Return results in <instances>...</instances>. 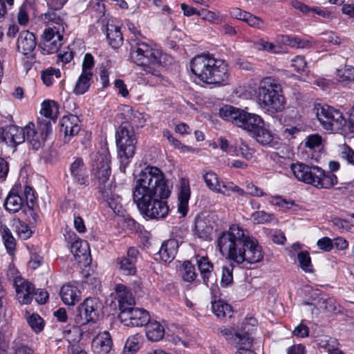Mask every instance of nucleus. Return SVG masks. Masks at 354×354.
I'll use <instances>...</instances> for the list:
<instances>
[{
  "instance_id": "obj_1",
  "label": "nucleus",
  "mask_w": 354,
  "mask_h": 354,
  "mask_svg": "<svg viewBox=\"0 0 354 354\" xmlns=\"http://www.w3.org/2000/svg\"><path fill=\"white\" fill-rule=\"evenodd\" d=\"M171 194L163 172L157 167L147 166L140 172L133 189V200L140 212L149 218H165L169 207L164 199Z\"/></svg>"
},
{
  "instance_id": "obj_2",
  "label": "nucleus",
  "mask_w": 354,
  "mask_h": 354,
  "mask_svg": "<svg viewBox=\"0 0 354 354\" xmlns=\"http://www.w3.org/2000/svg\"><path fill=\"white\" fill-rule=\"evenodd\" d=\"M217 248L223 257L237 264L260 262L263 257L261 247L257 241L240 225H231L222 232L217 240Z\"/></svg>"
},
{
  "instance_id": "obj_3",
  "label": "nucleus",
  "mask_w": 354,
  "mask_h": 354,
  "mask_svg": "<svg viewBox=\"0 0 354 354\" xmlns=\"http://www.w3.org/2000/svg\"><path fill=\"white\" fill-rule=\"evenodd\" d=\"M190 68L205 84L217 86L227 84L229 77L227 64L212 55L203 53L195 56L190 62Z\"/></svg>"
},
{
  "instance_id": "obj_4",
  "label": "nucleus",
  "mask_w": 354,
  "mask_h": 354,
  "mask_svg": "<svg viewBox=\"0 0 354 354\" xmlns=\"http://www.w3.org/2000/svg\"><path fill=\"white\" fill-rule=\"evenodd\" d=\"M282 93V86L278 80L272 77L261 79L257 90L261 109L270 113L283 111L286 100Z\"/></svg>"
},
{
  "instance_id": "obj_5",
  "label": "nucleus",
  "mask_w": 354,
  "mask_h": 354,
  "mask_svg": "<svg viewBox=\"0 0 354 354\" xmlns=\"http://www.w3.org/2000/svg\"><path fill=\"white\" fill-rule=\"evenodd\" d=\"M291 170L299 180L319 189H329L337 183V178L334 174L326 173L317 166L298 162L292 164Z\"/></svg>"
},
{
  "instance_id": "obj_6",
  "label": "nucleus",
  "mask_w": 354,
  "mask_h": 354,
  "mask_svg": "<svg viewBox=\"0 0 354 354\" xmlns=\"http://www.w3.org/2000/svg\"><path fill=\"white\" fill-rule=\"evenodd\" d=\"M220 116L250 133V134L263 123L259 115L248 113L232 106H225L219 111Z\"/></svg>"
},
{
  "instance_id": "obj_7",
  "label": "nucleus",
  "mask_w": 354,
  "mask_h": 354,
  "mask_svg": "<svg viewBox=\"0 0 354 354\" xmlns=\"http://www.w3.org/2000/svg\"><path fill=\"white\" fill-rule=\"evenodd\" d=\"M115 138L120 162V170L124 173L135 153L136 138L133 131L128 129L127 126L123 124L118 128Z\"/></svg>"
},
{
  "instance_id": "obj_8",
  "label": "nucleus",
  "mask_w": 354,
  "mask_h": 354,
  "mask_svg": "<svg viewBox=\"0 0 354 354\" xmlns=\"http://www.w3.org/2000/svg\"><path fill=\"white\" fill-rule=\"evenodd\" d=\"M131 59L136 64L145 67V71L153 73L149 65L160 64L162 55L149 44L142 41H136L131 48Z\"/></svg>"
},
{
  "instance_id": "obj_9",
  "label": "nucleus",
  "mask_w": 354,
  "mask_h": 354,
  "mask_svg": "<svg viewBox=\"0 0 354 354\" xmlns=\"http://www.w3.org/2000/svg\"><path fill=\"white\" fill-rule=\"evenodd\" d=\"M317 120L322 127L330 132H337L346 124L342 112L328 105H316L314 108Z\"/></svg>"
},
{
  "instance_id": "obj_10",
  "label": "nucleus",
  "mask_w": 354,
  "mask_h": 354,
  "mask_svg": "<svg viewBox=\"0 0 354 354\" xmlns=\"http://www.w3.org/2000/svg\"><path fill=\"white\" fill-rule=\"evenodd\" d=\"M92 173L99 185L112 182L109 180L111 174V156L106 145L102 146L96 153L92 155Z\"/></svg>"
},
{
  "instance_id": "obj_11",
  "label": "nucleus",
  "mask_w": 354,
  "mask_h": 354,
  "mask_svg": "<svg viewBox=\"0 0 354 354\" xmlns=\"http://www.w3.org/2000/svg\"><path fill=\"white\" fill-rule=\"evenodd\" d=\"M103 304L96 297H88L77 307L74 317L75 322L80 325L97 322L103 315Z\"/></svg>"
},
{
  "instance_id": "obj_12",
  "label": "nucleus",
  "mask_w": 354,
  "mask_h": 354,
  "mask_svg": "<svg viewBox=\"0 0 354 354\" xmlns=\"http://www.w3.org/2000/svg\"><path fill=\"white\" fill-rule=\"evenodd\" d=\"M26 140L32 146V149H39L52 132L51 122L46 119L38 118L37 127L30 122L25 127Z\"/></svg>"
},
{
  "instance_id": "obj_13",
  "label": "nucleus",
  "mask_w": 354,
  "mask_h": 354,
  "mask_svg": "<svg viewBox=\"0 0 354 354\" xmlns=\"http://www.w3.org/2000/svg\"><path fill=\"white\" fill-rule=\"evenodd\" d=\"M118 318L124 326L142 327L150 320V316L143 308H133L127 311L120 313Z\"/></svg>"
},
{
  "instance_id": "obj_14",
  "label": "nucleus",
  "mask_w": 354,
  "mask_h": 354,
  "mask_svg": "<svg viewBox=\"0 0 354 354\" xmlns=\"http://www.w3.org/2000/svg\"><path fill=\"white\" fill-rule=\"evenodd\" d=\"M26 139L25 127L10 125L0 129V142H4L8 145L16 147L24 142Z\"/></svg>"
},
{
  "instance_id": "obj_15",
  "label": "nucleus",
  "mask_w": 354,
  "mask_h": 354,
  "mask_svg": "<svg viewBox=\"0 0 354 354\" xmlns=\"http://www.w3.org/2000/svg\"><path fill=\"white\" fill-rule=\"evenodd\" d=\"M66 13L62 8H51L40 16V19L47 26H53L56 30L64 32Z\"/></svg>"
},
{
  "instance_id": "obj_16",
  "label": "nucleus",
  "mask_w": 354,
  "mask_h": 354,
  "mask_svg": "<svg viewBox=\"0 0 354 354\" xmlns=\"http://www.w3.org/2000/svg\"><path fill=\"white\" fill-rule=\"evenodd\" d=\"M115 188V186L113 185V182L98 186L99 192L103 201L115 213H119L121 209L120 198L114 193Z\"/></svg>"
},
{
  "instance_id": "obj_17",
  "label": "nucleus",
  "mask_w": 354,
  "mask_h": 354,
  "mask_svg": "<svg viewBox=\"0 0 354 354\" xmlns=\"http://www.w3.org/2000/svg\"><path fill=\"white\" fill-rule=\"evenodd\" d=\"M15 286L19 302L22 304H30L35 292L34 286L24 279L16 278L15 279Z\"/></svg>"
},
{
  "instance_id": "obj_18",
  "label": "nucleus",
  "mask_w": 354,
  "mask_h": 354,
  "mask_svg": "<svg viewBox=\"0 0 354 354\" xmlns=\"http://www.w3.org/2000/svg\"><path fill=\"white\" fill-rule=\"evenodd\" d=\"M80 131V120L77 115H68L64 116L60 120V131L64 133L65 140L77 135Z\"/></svg>"
},
{
  "instance_id": "obj_19",
  "label": "nucleus",
  "mask_w": 354,
  "mask_h": 354,
  "mask_svg": "<svg viewBox=\"0 0 354 354\" xmlns=\"http://www.w3.org/2000/svg\"><path fill=\"white\" fill-rule=\"evenodd\" d=\"M115 292L118 296L120 313L127 311L133 308L136 304L135 299L130 290L123 284L115 286Z\"/></svg>"
},
{
  "instance_id": "obj_20",
  "label": "nucleus",
  "mask_w": 354,
  "mask_h": 354,
  "mask_svg": "<svg viewBox=\"0 0 354 354\" xmlns=\"http://www.w3.org/2000/svg\"><path fill=\"white\" fill-rule=\"evenodd\" d=\"M70 172L75 183L80 185H88V176L82 158H77L71 163Z\"/></svg>"
},
{
  "instance_id": "obj_21",
  "label": "nucleus",
  "mask_w": 354,
  "mask_h": 354,
  "mask_svg": "<svg viewBox=\"0 0 354 354\" xmlns=\"http://www.w3.org/2000/svg\"><path fill=\"white\" fill-rule=\"evenodd\" d=\"M251 136L262 145L274 147L278 145L277 136L270 130L264 127L263 121L259 127L255 129Z\"/></svg>"
},
{
  "instance_id": "obj_22",
  "label": "nucleus",
  "mask_w": 354,
  "mask_h": 354,
  "mask_svg": "<svg viewBox=\"0 0 354 354\" xmlns=\"http://www.w3.org/2000/svg\"><path fill=\"white\" fill-rule=\"evenodd\" d=\"M213 226L209 218L203 215H198L195 219L194 234L199 239L207 241L211 239Z\"/></svg>"
},
{
  "instance_id": "obj_23",
  "label": "nucleus",
  "mask_w": 354,
  "mask_h": 354,
  "mask_svg": "<svg viewBox=\"0 0 354 354\" xmlns=\"http://www.w3.org/2000/svg\"><path fill=\"white\" fill-rule=\"evenodd\" d=\"M112 346V339L110 334L104 331L99 333L92 342V349L95 354H107Z\"/></svg>"
},
{
  "instance_id": "obj_24",
  "label": "nucleus",
  "mask_w": 354,
  "mask_h": 354,
  "mask_svg": "<svg viewBox=\"0 0 354 354\" xmlns=\"http://www.w3.org/2000/svg\"><path fill=\"white\" fill-rule=\"evenodd\" d=\"M20 185H15L4 201V207L6 209L10 212L15 213L19 211L24 203V198L19 194V189Z\"/></svg>"
},
{
  "instance_id": "obj_25",
  "label": "nucleus",
  "mask_w": 354,
  "mask_h": 354,
  "mask_svg": "<svg viewBox=\"0 0 354 354\" xmlns=\"http://www.w3.org/2000/svg\"><path fill=\"white\" fill-rule=\"evenodd\" d=\"M17 49L24 55L32 52L36 46L35 35L28 30H24L20 32L17 39Z\"/></svg>"
},
{
  "instance_id": "obj_26",
  "label": "nucleus",
  "mask_w": 354,
  "mask_h": 354,
  "mask_svg": "<svg viewBox=\"0 0 354 354\" xmlns=\"http://www.w3.org/2000/svg\"><path fill=\"white\" fill-rule=\"evenodd\" d=\"M178 248V243L176 239L165 241L159 250L160 259L165 263L171 262L176 257Z\"/></svg>"
},
{
  "instance_id": "obj_27",
  "label": "nucleus",
  "mask_w": 354,
  "mask_h": 354,
  "mask_svg": "<svg viewBox=\"0 0 354 354\" xmlns=\"http://www.w3.org/2000/svg\"><path fill=\"white\" fill-rule=\"evenodd\" d=\"M60 296L66 305H75L80 299V291L71 284L64 285L60 290Z\"/></svg>"
},
{
  "instance_id": "obj_28",
  "label": "nucleus",
  "mask_w": 354,
  "mask_h": 354,
  "mask_svg": "<svg viewBox=\"0 0 354 354\" xmlns=\"http://www.w3.org/2000/svg\"><path fill=\"white\" fill-rule=\"evenodd\" d=\"M190 198V187L189 182L183 179L180 183V191L178 194V209L183 216H185L188 209V202Z\"/></svg>"
},
{
  "instance_id": "obj_29",
  "label": "nucleus",
  "mask_w": 354,
  "mask_h": 354,
  "mask_svg": "<svg viewBox=\"0 0 354 354\" xmlns=\"http://www.w3.org/2000/svg\"><path fill=\"white\" fill-rule=\"evenodd\" d=\"M196 263L200 271L204 284L208 286V282L213 271V264L206 257H196Z\"/></svg>"
},
{
  "instance_id": "obj_30",
  "label": "nucleus",
  "mask_w": 354,
  "mask_h": 354,
  "mask_svg": "<svg viewBox=\"0 0 354 354\" xmlns=\"http://www.w3.org/2000/svg\"><path fill=\"white\" fill-rule=\"evenodd\" d=\"M146 336L151 342H158L164 337L165 329L158 322H151L146 324Z\"/></svg>"
},
{
  "instance_id": "obj_31",
  "label": "nucleus",
  "mask_w": 354,
  "mask_h": 354,
  "mask_svg": "<svg viewBox=\"0 0 354 354\" xmlns=\"http://www.w3.org/2000/svg\"><path fill=\"white\" fill-rule=\"evenodd\" d=\"M212 310L214 314L218 318L231 317L233 310L230 305L223 300L212 302Z\"/></svg>"
},
{
  "instance_id": "obj_32",
  "label": "nucleus",
  "mask_w": 354,
  "mask_h": 354,
  "mask_svg": "<svg viewBox=\"0 0 354 354\" xmlns=\"http://www.w3.org/2000/svg\"><path fill=\"white\" fill-rule=\"evenodd\" d=\"M106 37L109 44L113 48H119L123 42V37L120 28L114 25H109L106 29Z\"/></svg>"
},
{
  "instance_id": "obj_33",
  "label": "nucleus",
  "mask_w": 354,
  "mask_h": 354,
  "mask_svg": "<svg viewBox=\"0 0 354 354\" xmlns=\"http://www.w3.org/2000/svg\"><path fill=\"white\" fill-rule=\"evenodd\" d=\"M41 114L44 119L55 121L59 113L58 105L55 101H44L41 104Z\"/></svg>"
},
{
  "instance_id": "obj_34",
  "label": "nucleus",
  "mask_w": 354,
  "mask_h": 354,
  "mask_svg": "<svg viewBox=\"0 0 354 354\" xmlns=\"http://www.w3.org/2000/svg\"><path fill=\"white\" fill-rule=\"evenodd\" d=\"M92 77L93 73L82 72L76 82L73 92L76 95H82L86 93L91 85L90 81Z\"/></svg>"
},
{
  "instance_id": "obj_35",
  "label": "nucleus",
  "mask_w": 354,
  "mask_h": 354,
  "mask_svg": "<svg viewBox=\"0 0 354 354\" xmlns=\"http://www.w3.org/2000/svg\"><path fill=\"white\" fill-rule=\"evenodd\" d=\"M142 336L139 333L129 337L126 341L122 354H135L140 348Z\"/></svg>"
},
{
  "instance_id": "obj_36",
  "label": "nucleus",
  "mask_w": 354,
  "mask_h": 354,
  "mask_svg": "<svg viewBox=\"0 0 354 354\" xmlns=\"http://www.w3.org/2000/svg\"><path fill=\"white\" fill-rule=\"evenodd\" d=\"M61 32L57 30L55 39L41 42V48L45 53L51 54L57 52L62 46V40L63 39Z\"/></svg>"
},
{
  "instance_id": "obj_37",
  "label": "nucleus",
  "mask_w": 354,
  "mask_h": 354,
  "mask_svg": "<svg viewBox=\"0 0 354 354\" xmlns=\"http://www.w3.org/2000/svg\"><path fill=\"white\" fill-rule=\"evenodd\" d=\"M64 337L68 342V347L72 348L73 344H77L82 337L81 329L79 326H67L63 331Z\"/></svg>"
},
{
  "instance_id": "obj_38",
  "label": "nucleus",
  "mask_w": 354,
  "mask_h": 354,
  "mask_svg": "<svg viewBox=\"0 0 354 354\" xmlns=\"http://www.w3.org/2000/svg\"><path fill=\"white\" fill-rule=\"evenodd\" d=\"M203 179L207 187L212 192H220V182L217 174L212 171H203Z\"/></svg>"
},
{
  "instance_id": "obj_39",
  "label": "nucleus",
  "mask_w": 354,
  "mask_h": 354,
  "mask_svg": "<svg viewBox=\"0 0 354 354\" xmlns=\"http://www.w3.org/2000/svg\"><path fill=\"white\" fill-rule=\"evenodd\" d=\"M180 272L183 280L189 283L194 281L197 277L194 266L189 261L183 262Z\"/></svg>"
},
{
  "instance_id": "obj_40",
  "label": "nucleus",
  "mask_w": 354,
  "mask_h": 354,
  "mask_svg": "<svg viewBox=\"0 0 354 354\" xmlns=\"http://www.w3.org/2000/svg\"><path fill=\"white\" fill-rule=\"evenodd\" d=\"M0 232L7 251L9 254H12L15 250L16 243L10 230L6 225H2Z\"/></svg>"
},
{
  "instance_id": "obj_41",
  "label": "nucleus",
  "mask_w": 354,
  "mask_h": 354,
  "mask_svg": "<svg viewBox=\"0 0 354 354\" xmlns=\"http://www.w3.org/2000/svg\"><path fill=\"white\" fill-rule=\"evenodd\" d=\"M317 306L328 313L339 312V306L335 299L328 297H322L318 299Z\"/></svg>"
},
{
  "instance_id": "obj_42",
  "label": "nucleus",
  "mask_w": 354,
  "mask_h": 354,
  "mask_svg": "<svg viewBox=\"0 0 354 354\" xmlns=\"http://www.w3.org/2000/svg\"><path fill=\"white\" fill-rule=\"evenodd\" d=\"M88 250V243L86 241L76 240L71 245V251L74 257L77 258L86 257Z\"/></svg>"
},
{
  "instance_id": "obj_43",
  "label": "nucleus",
  "mask_w": 354,
  "mask_h": 354,
  "mask_svg": "<svg viewBox=\"0 0 354 354\" xmlns=\"http://www.w3.org/2000/svg\"><path fill=\"white\" fill-rule=\"evenodd\" d=\"M26 319L28 325L36 333H40L44 326V322L43 319L37 314L26 313Z\"/></svg>"
},
{
  "instance_id": "obj_44",
  "label": "nucleus",
  "mask_w": 354,
  "mask_h": 354,
  "mask_svg": "<svg viewBox=\"0 0 354 354\" xmlns=\"http://www.w3.org/2000/svg\"><path fill=\"white\" fill-rule=\"evenodd\" d=\"M133 260L129 258L122 257L118 259V264L120 269L126 275H133L136 272V268Z\"/></svg>"
},
{
  "instance_id": "obj_45",
  "label": "nucleus",
  "mask_w": 354,
  "mask_h": 354,
  "mask_svg": "<svg viewBox=\"0 0 354 354\" xmlns=\"http://www.w3.org/2000/svg\"><path fill=\"white\" fill-rule=\"evenodd\" d=\"M222 187L223 189H221V185H220V192H216V193L225 196H230L232 192L237 193L240 196L245 195L244 189L232 182H223Z\"/></svg>"
},
{
  "instance_id": "obj_46",
  "label": "nucleus",
  "mask_w": 354,
  "mask_h": 354,
  "mask_svg": "<svg viewBox=\"0 0 354 354\" xmlns=\"http://www.w3.org/2000/svg\"><path fill=\"white\" fill-rule=\"evenodd\" d=\"M337 76L339 82H354V67L346 65L344 68L337 71Z\"/></svg>"
},
{
  "instance_id": "obj_47",
  "label": "nucleus",
  "mask_w": 354,
  "mask_h": 354,
  "mask_svg": "<svg viewBox=\"0 0 354 354\" xmlns=\"http://www.w3.org/2000/svg\"><path fill=\"white\" fill-rule=\"evenodd\" d=\"M240 142V144H236L232 153H235L237 156H241L246 160H250L253 156L252 149L241 140Z\"/></svg>"
},
{
  "instance_id": "obj_48",
  "label": "nucleus",
  "mask_w": 354,
  "mask_h": 354,
  "mask_svg": "<svg viewBox=\"0 0 354 354\" xmlns=\"http://www.w3.org/2000/svg\"><path fill=\"white\" fill-rule=\"evenodd\" d=\"M283 42L287 45L298 48H308L311 46L310 42L308 40H304L296 37H284Z\"/></svg>"
},
{
  "instance_id": "obj_49",
  "label": "nucleus",
  "mask_w": 354,
  "mask_h": 354,
  "mask_svg": "<svg viewBox=\"0 0 354 354\" xmlns=\"http://www.w3.org/2000/svg\"><path fill=\"white\" fill-rule=\"evenodd\" d=\"M60 77L61 72L59 69L49 68L44 71L41 73V79L44 84L49 86L53 84V77Z\"/></svg>"
},
{
  "instance_id": "obj_50",
  "label": "nucleus",
  "mask_w": 354,
  "mask_h": 354,
  "mask_svg": "<svg viewBox=\"0 0 354 354\" xmlns=\"http://www.w3.org/2000/svg\"><path fill=\"white\" fill-rule=\"evenodd\" d=\"M338 343L336 339L328 336H325L319 341V347L324 348L329 353L338 350L337 348Z\"/></svg>"
},
{
  "instance_id": "obj_51",
  "label": "nucleus",
  "mask_w": 354,
  "mask_h": 354,
  "mask_svg": "<svg viewBox=\"0 0 354 354\" xmlns=\"http://www.w3.org/2000/svg\"><path fill=\"white\" fill-rule=\"evenodd\" d=\"M252 342L253 339L248 332L239 333L236 337H235V342L234 344L238 345L239 346V348L244 346L245 348L251 349Z\"/></svg>"
},
{
  "instance_id": "obj_52",
  "label": "nucleus",
  "mask_w": 354,
  "mask_h": 354,
  "mask_svg": "<svg viewBox=\"0 0 354 354\" xmlns=\"http://www.w3.org/2000/svg\"><path fill=\"white\" fill-rule=\"evenodd\" d=\"M233 266L232 264L223 266L222 267L221 286H227L233 281Z\"/></svg>"
},
{
  "instance_id": "obj_53",
  "label": "nucleus",
  "mask_w": 354,
  "mask_h": 354,
  "mask_svg": "<svg viewBox=\"0 0 354 354\" xmlns=\"http://www.w3.org/2000/svg\"><path fill=\"white\" fill-rule=\"evenodd\" d=\"M297 259L302 270L306 272L311 271V259L307 251L299 252L297 254Z\"/></svg>"
},
{
  "instance_id": "obj_54",
  "label": "nucleus",
  "mask_w": 354,
  "mask_h": 354,
  "mask_svg": "<svg viewBox=\"0 0 354 354\" xmlns=\"http://www.w3.org/2000/svg\"><path fill=\"white\" fill-rule=\"evenodd\" d=\"M269 202L273 205L281 207L283 210L290 209L294 205L292 201L284 199L281 196H271Z\"/></svg>"
},
{
  "instance_id": "obj_55",
  "label": "nucleus",
  "mask_w": 354,
  "mask_h": 354,
  "mask_svg": "<svg viewBox=\"0 0 354 354\" xmlns=\"http://www.w3.org/2000/svg\"><path fill=\"white\" fill-rule=\"evenodd\" d=\"M15 231L18 236L24 240L30 238L32 234V231L28 225L21 221L15 224Z\"/></svg>"
},
{
  "instance_id": "obj_56",
  "label": "nucleus",
  "mask_w": 354,
  "mask_h": 354,
  "mask_svg": "<svg viewBox=\"0 0 354 354\" xmlns=\"http://www.w3.org/2000/svg\"><path fill=\"white\" fill-rule=\"evenodd\" d=\"M245 22L249 26L259 29H264L267 26V24L262 19L251 13L246 18Z\"/></svg>"
},
{
  "instance_id": "obj_57",
  "label": "nucleus",
  "mask_w": 354,
  "mask_h": 354,
  "mask_svg": "<svg viewBox=\"0 0 354 354\" xmlns=\"http://www.w3.org/2000/svg\"><path fill=\"white\" fill-rule=\"evenodd\" d=\"M272 214L264 211H257L252 214V218L258 223L270 222L272 219Z\"/></svg>"
},
{
  "instance_id": "obj_58",
  "label": "nucleus",
  "mask_w": 354,
  "mask_h": 354,
  "mask_svg": "<svg viewBox=\"0 0 354 354\" xmlns=\"http://www.w3.org/2000/svg\"><path fill=\"white\" fill-rule=\"evenodd\" d=\"M28 207H32L36 201L33 189L30 186H26L24 189V194L22 196Z\"/></svg>"
},
{
  "instance_id": "obj_59",
  "label": "nucleus",
  "mask_w": 354,
  "mask_h": 354,
  "mask_svg": "<svg viewBox=\"0 0 354 354\" xmlns=\"http://www.w3.org/2000/svg\"><path fill=\"white\" fill-rule=\"evenodd\" d=\"M257 46L259 50H266L269 53H277L278 52V46L268 41L260 40L257 43Z\"/></svg>"
},
{
  "instance_id": "obj_60",
  "label": "nucleus",
  "mask_w": 354,
  "mask_h": 354,
  "mask_svg": "<svg viewBox=\"0 0 354 354\" xmlns=\"http://www.w3.org/2000/svg\"><path fill=\"white\" fill-rule=\"evenodd\" d=\"M333 225L341 231H348L351 229V223L346 219L334 218L332 220Z\"/></svg>"
},
{
  "instance_id": "obj_61",
  "label": "nucleus",
  "mask_w": 354,
  "mask_h": 354,
  "mask_svg": "<svg viewBox=\"0 0 354 354\" xmlns=\"http://www.w3.org/2000/svg\"><path fill=\"white\" fill-rule=\"evenodd\" d=\"M292 66L298 73L304 72L306 66V62L303 56H297L292 60Z\"/></svg>"
},
{
  "instance_id": "obj_62",
  "label": "nucleus",
  "mask_w": 354,
  "mask_h": 354,
  "mask_svg": "<svg viewBox=\"0 0 354 354\" xmlns=\"http://www.w3.org/2000/svg\"><path fill=\"white\" fill-rule=\"evenodd\" d=\"M221 334L225 337L226 339L230 340L232 343H234L235 337L239 334V332H235L232 328H227L222 326L219 328Z\"/></svg>"
},
{
  "instance_id": "obj_63",
  "label": "nucleus",
  "mask_w": 354,
  "mask_h": 354,
  "mask_svg": "<svg viewBox=\"0 0 354 354\" xmlns=\"http://www.w3.org/2000/svg\"><path fill=\"white\" fill-rule=\"evenodd\" d=\"M245 194L251 195L253 196H263L265 194L258 187L254 185L253 183H250L246 185L245 189H244Z\"/></svg>"
},
{
  "instance_id": "obj_64",
  "label": "nucleus",
  "mask_w": 354,
  "mask_h": 354,
  "mask_svg": "<svg viewBox=\"0 0 354 354\" xmlns=\"http://www.w3.org/2000/svg\"><path fill=\"white\" fill-rule=\"evenodd\" d=\"M322 143V137L318 134H313L309 136L306 138V147L314 149L318 146H319Z\"/></svg>"
}]
</instances>
